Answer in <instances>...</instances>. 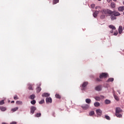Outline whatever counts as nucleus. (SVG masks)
<instances>
[{
	"mask_svg": "<svg viewBox=\"0 0 124 124\" xmlns=\"http://www.w3.org/2000/svg\"><path fill=\"white\" fill-rule=\"evenodd\" d=\"M36 90L37 93H40V92L41 91V88L37 87Z\"/></svg>",
	"mask_w": 124,
	"mask_h": 124,
	"instance_id": "obj_22",
	"label": "nucleus"
},
{
	"mask_svg": "<svg viewBox=\"0 0 124 124\" xmlns=\"http://www.w3.org/2000/svg\"><path fill=\"white\" fill-rule=\"evenodd\" d=\"M101 13L102 14H105V15H106L107 14H112L116 17H117V16H120L121 15V14H120L119 12H117L116 11H115V10L112 11L108 9H103L101 10Z\"/></svg>",
	"mask_w": 124,
	"mask_h": 124,
	"instance_id": "obj_1",
	"label": "nucleus"
},
{
	"mask_svg": "<svg viewBox=\"0 0 124 124\" xmlns=\"http://www.w3.org/2000/svg\"><path fill=\"white\" fill-rule=\"evenodd\" d=\"M29 98L30 99H34V98H35V95H34V94H33L30 95V97H29Z\"/></svg>",
	"mask_w": 124,
	"mask_h": 124,
	"instance_id": "obj_21",
	"label": "nucleus"
},
{
	"mask_svg": "<svg viewBox=\"0 0 124 124\" xmlns=\"http://www.w3.org/2000/svg\"><path fill=\"white\" fill-rule=\"evenodd\" d=\"M123 4L124 5V1H123Z\"/></svg>",
	"mask_w": 124,
	"mask_h": 124,
	"instance_id": "obj_54",
	"label": "nucleus"
},
{
	"mask_svg": "<svg viewBox=\"0 0 124 124\" xmlns=\"http://www.w3.org/2000/svg\"><path fill=\"white\" fill-rule=\"evenodd\" d=\"M45 102L44 99H43L41 100L40 102H39V104H43Z\"/></svg>",
	"mask_w": 124,
	"mask_h": 124,
	"instance_id": "obj_36",
	"label": "nucleus"
},
{
	"mask_svg": "<svg viewBox=\"0 0 124 124\" xmlns=\"http://www.w3.org/2000/svg\"><path fill=\"white\" fill-rule=\"evenodd\" d=\"M46 103H52V98H51V97H46Z\"/></svg>",
	"mask_w": 124,
	"mask_h": 124,
	"instance_id": "obj_9",
	"label": "nucleus"
},
{
	"mask_svg": "<svg viewBox=\"0 0 124 124\" xmlns=\"http://www.w3.org/2000/svg\"><path fill=\"white\" fill-rule=\"evenodd\" d=\"M4 104V101L3 100L0 101V105H3Z\"/></svg>",
	"mask_w": 124,
	"mask_h": 124,
	"instance_id": "obj_39",
	"label": "nucleus"
},
{
	"mask_svg": "<svg viewBox=\"0 0 124 124\" xmlns=\"http://www.w3.org/2000/svg\"><path fill=\"white\" fill-rule=\"evenodd\" d=\"M100 105V104L98 102H96L94 103V106H95V107H98Z\"/></svg>",
	"mask_w": 124,
	"mask_h": 124,
	"instance_id": "obj_18",
	"label": "nucleus"
},
{
	"mask_svg": "<svg viewBox=\"0 0 124 124\" xmlns=\"http://www.w3.org/2000/svg\"><path fill=\"white\" fill-rule=\"evenodd\" d=\"M110 32H111V33H113V32H114V31H113V30H111V31H110Z\"/></svg>",
	"mask_w": 124,
	"mask_h": 124,
	"instance_id": "obj_48",
	"label": "nucleus"
},
{
	"mask_svg": "<svg viewBox=\"0 0 124 124\" xmlns=\"http://www.w3.org/2000/svg\"><path fill=\"white\" fill-rule=\"evenodd\" d=\"M93 115H94V111H91L90 113H89V115L92 116H93Z\"/></svg>",
	"mask_w": 124,
	"mask_h": 124,
	"instance_id": "obj_31",
	"label": "nucleus"
},
{
	"mask_svg": "<svg viewBox=\"0 0 124 124\" xmlns=\"http://www.w3.org/2000/svg\"><path fill=\"white\" fill-rule=\"evenodd\" d=\"M55 97L56 98H58V99H61V95H60L59 94H55Z\"/></svg>",
	"mask_w": 124,
	"mask_h": 124,
	"instance_id": "obj_33",
	"label": "nucleus"
},
{
	"mask_svg": "<svg viewBox=\"0 0 124 124\" xmlns=\"http://www.w3.org/2000/svg\"><path fill=\"white\" fill-rule=\"evenodd\" d=\"M35 117H36L37 118H38L39 117H41V113H37L35 115Z\"/></svg>",
	"mask_w": 124,
	"mask_h": 124,
	"instance_id": "obj_26",
	"label": "nucleus"
},
{
	"mask_svg": "<svg viewBox=\"0 0 124 124\" xmlns=\"http://www.w3.org/2000/svg\"><path fill=\"white\" fill-rule=\"evenodd\" d=\"M113 96L115 100H116L117 101H119V97H118L117 95L114 94Z\"/></svg>",
	"mask_w": 124,
	"mask_h": 124,
	"instance_id": "obj_32",
	"label": "nucleus"
},
{
	"mask_svg": "<svg viewBox=\"0 0 124 124\" xmlns=\"http://www.w3.org/2000/svg\"><path fill=\"white\" fill-rule=\"evenodd\" d=\"M95 4H92L91 5V7L93 9L94 8V7H95Z\"/></svg>",
	"mask_w": 124,
	"mask_h": 124,
	"instance_id": "obj_41",
	"label": "nucleus"
},
{
	"mask_svg": "<svg viewBox=\"0 0 124 124\" xmlns=\"http://www.w3.org/2000/svg\"><path fill=\"white\" fill-rule=\"evenodd\" d=\"M28 89L29 90H30L31 91H32V87H31V84H28Z\"/></svg>",
	"mask_w": 124,
	"mask_h": 124,
	"instance_id": "obj_30",
	"label": "nucleus"
},
{
	"mask_svg": "<svg viewBox=\"0 0 124 124\" xmlns=\"http://www.w3.org/2000/svg\"><path fill=\"white\" fill-rule=\"evenodd\" d=\"M101 97H102V98H104V96H103V95H101Z\"/></svg>",
	"mask_w": 124,
	"mask_h": 124,
	"instance_id": "obj_49",
	"label": "nucleus"
},
{
	"mask_svg": "<svg viewBox=\"0 0 124 124\" xmlns=\"http://www.w3.org/2000/svg\"><path fill=\"white\" fill-rule=\"evenodd\" d=\"M31 103L32 105H34V104H35V103H36V101H35V100H33L32 101H31Z\"/></svg>",
	"mask_w": 124,
	"mask_h": 124,
	"instance_id": "obj_29",
	"label": "nucleus"
},
{
	"mask_svg": "<svg viewBox=\"0 0 124 124\" xmlns=\"http://www.w3.org/2000/svg\"><path fill=\"white\" fill-rule=\"evenodd\" d=\"M118 11H120L121 12H124V7L123 6H120L118 7Z\"/></svg>",
	"mask_w": 124,
	"mask_h": 124,
	"instance_id": "obj_14",
	"label": "nucleus"
},
{
	"mask_svg": "<svg viewBox=\"0 0 124 124\" xmlns=\"http://www.w3.org/2000/svg\"><path fill=\"white\" fill-rule=\"evenodd\" d=\"M112 8H115V7H116V3H115V2H112L111 3V4H110Z\"/></svg>",
	"mask_w": 124,
	"mask_h": 124,
	"instance_id": "obj_19",
	"label": "nucleus"
},
{
	"mask_svg": "<svg viewBox=\"0 0 124 124\" xmlns=\"http://www.w3.org/2000/svg\"><path fill=\"white\" fill-rule=\"evenodd\" d=\"M117 92L119 93V94H121V92H120V90H118Z\"/></svg>",
	"mask_w": 124,
	"mask_h": 124,
	"instance_id": "obj_45",
	"label": "nucleus"
},
{
	"mask_svg": "<svg viewBox=\"0 0 124 124\" xmlns=\"http://www.w3.org/2000/svg\"><path fill=\"white\" fill-rule=\"evenodd\" d=\"M14 99L17 100V99H19V98H18V96H17V95H15L14 97Z\"/></svg>",
	"mask_w": 124,
	"mask_h": 124,
	"instance_id": "obj_38",
	"label": "nucleus"
},
{
	"mask_svg": "<svg viewBox=\"0 0 124 124\" xmlns=\"http://www.w3.org/2000/svg\"><path fill=\"white\" fill-rule=\"evenodd\" d=\"M15 101H12L11 103H14Z\"/></svg>",
	"mask_w": 124,
	"mask_h": 124,
	"instance_id": "obj_50",
	"label": "nucleus"
},
{
	"mask_svg": "<svg viewBox=\"0 0 124 124\" xmlns=\"http://www.w3.org/2000/svg\"><path fill=\"white\" fill-rule=\"evenodd\" d=\"M0 110H1L2 112H4V111H6V108L4 107H0Z\"/></svg>",
	"mask_w": 124,
	"mask_h": 124,
	"instance_id": "obj_16",
	"label": "nucleus"
},
{
	"mask_svg": "<svg viewBox=\"0 0 124 124\" xmlns=\"http://www.w3.org/2000/svg\"><path fill=\"white\" fill-rule=\"evenodd\" d=\"M110 16V19L111 21H114L115 20H117V17L113 15V14H108Z\"/></svg>",
	"mask_w": 124,
	"mask_h": 124,
	"instance_id": "obj_6",
	"label": "nucleus"
},
{
	"mask_svg": "<svg viewBox=\"0 0 124 124\" xmlns=\"http://www.w3.org/2000/svg\"><path fill=\"white\" fill-rule=\"evenodd\" d=\"M96 114L97 115V117L99 116L100 117L102 115V110L100 109H97L96 110Z\"/></svg>",
	"mask_w": 124,
	"mask_h": 124,
	"instance_id": "obj_5",
	"label": "nucleus"
},
{
	"mask_svg": "<svg viewBox=\"0 0 124 124\" xmlns=\"http://www.w3.org/2000/svg\"><path fill=\"white\" fill-rule=\"evenodd\" d=\"M10 124H17V122H12Z\"/></svg>",
	"mask_w": 124,
	"mask_h": 124,
	"instance_id": "obj_43",
	"label": "nucleus"
},
{
	"mask_svg": "<svg viewBox=\"0 0 124 124\" xmlns=\"http://www.w3.org/2000/svg\"><path fill=\"white\" fill-rule=\"evenodd\" d=\"M95 99L97 101H99V100H100V97H98V96H96V97H95Z\"/></svg>",
	"mask_w": 124,
	"mask_h": 124,
	"instance_id": "obj_35",
	"label": "nucleus"
},
{
	"mask_svg": "<svg viewBox=\"0 0 124 124\" xmlns=\"http://www.w3.org/2000/svg\"><path fill=\"white\" fill-rule=\"evenodd\" d=\"M113 35H118V31L114 32L113 33Z\"/></svg>",
	"mask_w": 124,
	"mask_h": 124,
	"instance_id": "obj_42",
	"label": "nucleus"
},
{
	"mask_svg": "<svg viewBox=\"0 0 124 124\" xmlns=\"http://www.w3.org/2000/svg\"><path fill=\"white\" fill-rule=\"evenodd\" d=\"M123 27L119 26V29H118V31H119V33L120 34H121V33H122L123 32Z\"/></svg>",
	"mask_w": 124,
	"mask_h": 124,
	"instance_id": "obj_13",
	"label": "nucleus"
},
{
	"mask_svg": "<svg viewBox=\"0 0 124 124\" xmlns=\"http://www.w3.org/2000/svg\"><path fill=\"white\" fill-rule=\"evenodd\" d=\"M100 18L101 19H105V15H102L101 16H100Z\"/></svg>",
	"mask_w": 124,
	"mask_h": 124,
	"instance_id": "obj_40",
	"label": "nucleus"
},
{
	"mask_svg": "<svg viewBox=\"0 0 124 124\" xmlns=\"http://www.w3.org/2000/svg\"><path fill=\"white\" fill-rule=\"evenodd\" d=\"M115 111L116 113H120L123 112V110L121 109L120 108H115Z\"/></svg>",
	"mask_w": 124,
	"mask_h": 124,
	"instance_id": "obj_11",
	"label": "nucleus"
},
{
	"mask_svg": "<svg viewBox=\"0 0 124 124\" xmlns=\"http://www.w3.org/2000/svg\"><path fill=\"white\" fill-rule=\"evenodd\" d=\"M102 89V86L98 85L95 88V90L98 92H100Z\"/></svg>",
	"mask_w": 124,
	"mask_h": 124,
	"instance_id": "obj_10",
	"label": "nucleus"
},
{
	"mask_svg": "<svg viewBox=\"0 0 124 124\" xmlns=\"http://www.w3.org/2000/svg\"><path fill=\"white\" fill-rule=\"evenodd\" d=\"M114 81V78H109L107 80V82L109 83V82H113Z\"/></svg>",
	"mask_w": 124,
	"mask_h": 124,
	"instance_id": "obj_20",
	"label": "nucleus"
},
{
	"mask_svg": "<svg viewBox=\"0 0 124 124\" xmlns=\"http://www.w3.org/2000/svg\"><path fill=\"white\" fill-rule=\"evenodd\" d=\"M108 2H112V0H107Z\"/></svg>",
	"mask_w": 124,
	"mask_h": 124,
	"instance_id": "obj_44",
	"label": "nucleus"
},
{
	"mask_svg": "<svg viewBox=\"0 0 124 124\" xmlns=\"http://www.w3.org/2000/svg\"><path fill=\"white\" fill-rule=\"evenodd\" d=\"M30 113L31 115H33L34 114V112L35 110H36V107L34 106H31L30 109Z\"/></svg>",
	"mask_w": 124,
	"mask_h": 124,
	"instance_id": "obj_4",
	"label": "nucleus"
},
{
	"mask_svg": "<svg viewBox=\"0 0 124 124\" xmlns=\"http://www.w3.org/2000/svg\"><path fill=\"white\" fill-rule=\"evenodd\" d=\"M82 109H83V110H87V109H89V107H90V105H89L88 104H85V105H83L81 106Z\"/></svg>",
	"mask_w": 124,
	"mask_h": 124,
	"instance_id": "obj_8",
	"label": "nucleus"
},
{
	"mask_svg": "<svg viewBox=\"0 0 124 124\" xmlns=\"http://www.w3.org/2000/svg\"><path fill=\"white\" fill-rule=\"evenodd\" d=\"M123 8H124V6H123Z\"/></svg>",
	"mask_w": 124,
	"mask_h": 124,
	"instance_id": "obj_56",
	"label": "nucleus"
},
{
	"mask_svg": "<svg viewBox=\"0 0 124 124\" xmlns=\"http://www.w3.org/2000/svg\"><path fill=\"white\" fill-rule=\"evenodd\" d=\"M99 12H101V11L99 10V11H95L93 13V16L94 17V18H96L97 17V15H98V14Z\"/></svg>",
	"mask_w": 124,
	"mask_h": 124,
	"instance_id": "obj_7",
	"label": "nucleus"
},
{
	"mask_svg": "<svg viewBox=\"0 0 124 124\" xmlns=\"http://www.w3.org/2000/svg\"><path fill=\"white\" fill-rule=\"evenodd\" d=\"M54 114H55V113H53V117H55V115H54Z\"/></svg>",
	"mask_w": 124,
	"mask_h": 124,
	"instance_id": "obj_51",
	"label": "nucleus"
},
{
	"mask_svg": "<svg viewBox=\"0 0 124 124\" xmlns=\"http://www.w3.org/2000/svg\"><path fill=\"white\" fill-rule=\"evenodd\" d=\"M95 9H98V6H96L95 7Z\"/></svg>",
	"mask_w": 124,
	"mask_h": 124,
	"instance_id": "obj_46",
	"label": "nucleus"
},
{
	"mask_svg": "<svg viewBox=\"0 0 124 124\" xmlns=\"http://www.w3.org/2000/svg\"><path fill=\"white\" fill-rule=\"evenodd\" d=\"M113 1H117V0H113Z\"/></svg>",
	"mask_w": 124,
	"mask_h": 124,
	"instance_id": "obj_52",
	"label": "nucleus"
},
{
	"mask_svg": "<svg viewBox=\"0 0 124 124\" xmlns=\"http://www.w3.org/2000/svg\"><path fill=\"white\" fill-rule=\"evenodd\" d=\"M89 82L88 81H85L82 83V84L80 86L81 88V91H85L86 90V87L88 86Z\"/></svg>",
	"mask_w": 124,
	"mask_h": 124,
	"instance_id": "obj_2",
	"label": "nucleus"
},
{
	"mask_svg": "<svg viewBox=\"0 0 124 124\" xmlns=\"http://www.w3.org/2000/svg\"><path fill=\"white\" fill-rule=\"evenodd\" d=\"M8 102H10V100H9V101H8Z\"/></svg>",
	"mask_w": 124,
	"mask_h": 124,
	"instance_id": "obj_55",
	"label": "nucleus"
},
{
	"mask_svg": "<svg viewBox=\"0 0 124 124\" xmlns=\"http://www.w3.org/2000/svg\"><path fill=\"white\" fill-rule=\"evenodd\" d=\"M111 103V101L109 99H106L105 100V104H110Z\"/></svg>",
	"mask_w": 124,
	"mask_h": 124,
	"instance_id": "obj_15",
	"label": "nucleus"
},
{
	"mask_svg": "<svg viewBox=\"0 0 124 124\" xmlns=\"http://www.w3.org/2000/svg\"><path fill=\"white\" fill-rule=\"evenodd\" d=\"M59 2V0H53L52 3L53 4H57Z\"/></svg>",
	"mask_w": 124,
	"mask_h": 124,
	"instance_id": "obj_27",
	"label": "nucleus"
},
{
	"mask_svg": "<svg viewBox=\"0 0 124 124\" xmlns=\"http://www.w3.org/2000/svg\"><path fill=\"white\" fill-rule=\"evenodd\" d=\"M43 97H48L50 96V93H45L42 94Z\"/></svg>",
	"mask_w": 124,
	"mask_h": 124,
	"instance_id": "obj_12",
	"label": "nucleus"
},
{
	"mask_svg": "<svg viewBox=\"0 0 124 124\" xmlns=\"http://www.w3.org/2000/svg\"><path fill=\"white\" fill-rule=\"evenodd\" d=\"M85 102L88 104H90V103H91V102H92V100H91V99H86L85 100Z\"/></svg>",
	"mask_w": 124,
	"mask_h": 124,
	"instance_id": "obj_17",
	"label": "nucleus"
},
{
	"mask_svg": "<svg viewBox=\"0 0 124 124\" xmlns=\"http://www.w3.org/2000/svg\"><path fill=\"white\" fill-rule=\"evenodd\" d=\"M96 81H97V82H101V81L102 80H101V79H100V78H96Z\"/></svg>",
	"mask_w": 124,
	"mask_h": 124,
	"instance_id": "obj_37",
	"label": "nucleus"
},
{
	"mask_svg": "<svg viewBox=\"0 0 124 124\" xmlns=\"http://www.w3.org/2000/svg\"><path fill=\"white\" fill-rule=\"evenodd\" d=\"M18 109H19V108L16 107V108H12L11 109V111H12L13 112H15V111H17V110H18Z\"/></svg>",
	"mask_w": 124,
	"mask_h": 124,
	"instance_id": "obj_25",
	"label": "nucleus"
},
{
	"mask_svg": "<svg viewBox=\"0 0 124 124\" xmlns=\"http://www.w3.org/2000/svg\"><path fill=\"white\" fill-rule=\"evenodd\" d=\"M116 117H117V118H122V114H120V113H116Z\"/></svg>",
	"mask_w": 124,
	"mask_h": 124,
	"instance_id": "obj_28",
	"label": "nucleus"
},
{
	"mask_svg": "<svg viewBox=\"0 0 124 124\" xmlns=\"http://www.w3.org/2000/svg\"><path fill=\"white\" fill-rule=\"evenodd\" d=\"M109 29H111V30H116V27L114 26V25H110L109 26Z\"/></svg>",
	"mask_w": 124,
	"mask_h": 124,
	"instance_id": "obj_24",
	"label": "nucleus"
},
{
	"mask_svg": "<svg viewBox=\"0 0 124 124\" xmlns=\"http://www.w3.org/2000/svg\"><path fill=\"white\" fill-rule=\"evenodd\" d=\"M98 1H101V0H97Z\"/></svg>",
	"mask_w": 124,
	"mask_h": 124,
	"instance_id": "obj_53",
	"label": "nucleus"
},
{
	"mask_svg": "<svg viewBox=\"0 0 124 124\" xmlns=\"http://www.w3.org/2000/svg\"><path fill=\"white\" fill-rule=\"evenodd\" d=\"M108 77V74L106 73H102L100 74L99 78L100 79H103V78H107Z\"/></svg>",
	"mask_w": 124,
	"mask_h": 124,
	"instance_id": "obj_3",
	"label": "nucleus"
},
{
	"mask_svg": "<svg viewBox=\"0 0 124 124\" xmlns=\"http://www.w3.org/2000/svg\"><path fill=\"white\" fill-rule=\"evenodd\" d=\"M105 119H106L107 120H108V121H110V117L108 115H105Z\"/></svg>",
	"mask_w": 124,
	"mask_h": 124,
	"instance_id": "obj_34",
	"label": "nucleus"
},
{
	"mask_svg": "<svg viewBox=\"0 0 124 124\" xmlns=\"http://www.w3.org/2000/svg\"><path fill=\"white\" fill-rule=\"evenodd\" d=\"M16 104H18V105H23V102L21 101H17L16 102Z\"/></svg>",
	"mask_w": 124,
	"mask_h": 124,
	"instance_id": "obj_23",
	"label": "nucleus"
},
{
	"mask_svg": "<svg viewBox=\"0 0 124 124\" xmlns=\"http://www.w3.org/2000/svg\"><path fill=\"white\" fill-rule=\"evenodd\" d=\"M98 8L99 9H101V7H100V6H98Z\"/></svg>",
	"mask_w": 124,
	"mask_h": 124,
	"instance_id": "obj_47",
	"label": "nucleus"
}]
</instances>
